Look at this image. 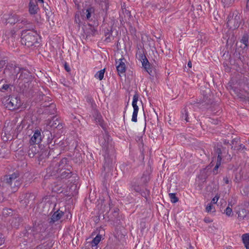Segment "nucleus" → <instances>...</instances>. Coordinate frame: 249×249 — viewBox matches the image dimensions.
Returning <instances> with one entry per match:
<instances>
[{"instance_id":"obj_1","label":"nucleus","mask_w":249,"mask_h":249,"mask_svg":"<svg viewBox=\"0 0 249 249\" xmlns=\"http://www.w3.org/2000/svg\"><path fill=\"white\" fill-rule=\"evenodd\" d=\"M241 77L239 75L232 77L228 83L227 88L230 90L231 94H235L243 101L249 102V93L241 89L245 84Z\"/></svg>"},{"instance_id":"obj_2","label":"nucleus","mask_w":249,"mask_h":249,"mask_svg":"<svg viewBox=\"0 0 249 249\" xmlns=\"http://www.w3.org/2000/svg\"><path fill=\"white\" fill-rule=\"evenodd\" d=\"M21 36V43L30 47L36 42L38 34L34 30H27L23 32Z\"/></svg>"},{"instance_id":"obj_3","label":"nucleus","mask_w":249,"mask_h":249,"mask_svg":"<svg viewBox=\"0 0 249 249\" xmlns=\"http://www.w3.org/2000/svg\"><path fill=\"white\" fill-rule=\"evenodd\" d=\"M241 23V19L239 12L237 11H234L231 13L228 18L227 24L228 26L232 29L238 28Z\"/></svg>"},{"instance_id":"obj_4","label":"nucleus","mask_w":249,"mask_h":249,"mask_svg":"<svg viewBox=\"0 0 249 249\" xmlns=\"http://www.w3.org/2000/svg\"><path fill=\"white\" fill-rule=\"evenodd\" d=\"M21 106V102L19 98L15 96L9 98L6 103V106L10 110L18 108Z\"/></svg>"},{"instance_id":"obj_5","label":"nucleus","mask_w":249,"mask_h":249,"mask_svg":"<svg viewBox=\"0 0 249 249\" xmlns=\"http://www.w3.org/2000/svg\"><path fill=\"white\" fill-rule=\"evenodd\" d=\"M139 95L138 94L135 93L133 96V101L132 103V105L133 108V112L131 120L134 122H136L137 121V115L139 110L138 106L137 105Z\"/></svg>"},{"instance_id":"obj_6","label":"nucleus","mask_w":249,"mask_h":249,"mask_svg":"<svg viewBox=\"0 0 249 249\" xmlns=\"http://www.w3.org/2000/svg\"><path fill=\"white\" fill-rule=\"evenodd\" d=\"M3 19L5 20V22L7 23H9L10 24H14L16 23L21 21V22L26 23L27 21L25 20L19 18V17L16 15H4L3 16Z\"/></svg>"},{"instance_id":"obj_7","label":"nucleus","mask_w":249,"mask_h":249,"mask_svg":"<svg viewBox=\"0 0 249 249\" xmlns=\"http://www.w3.org/2000/svg\"><path fill=\"white\" fill-rule=\"evenodd\" d=\"M6 182L10 185L11 188H14L20 185V181L18 180V175L17 174H13L7 178Z\"/></svg>"},{"instance_id":"obj_8","label":"nucleus","mask_w":249,"mask_h":249,"mask_svg":"<svg viewBox=\"0 0 249 249\" xmlns=\"http://www.w3.org/2000/svg\"><path fill=\"white\" fill-rule=\"evenodd\" d=\"M116 68L119 74H124L126 71V66L124 58H120L116 61Z\"/></svg>"},{"instance_id":"obj_9","label":"nucleus","mask_w":249,"mask_h":249,"mask_svg":"<svg viewBox=\"0 0 249 249\" xmlns=\"http://www.w3.org/2000/svg\"><path fill=\"white\" fill-rule=\"evenodd\" d=\"M238 214V218L240 221L244 220L246 218H249V213L244 209H239V211L237 212Z\"/></svg>"},{"instance_id":"obj_10","label":"nucleus","mask_w":249,"mask_h":249,"mask_svg":"<svg viewBox=\"0 0 249 249\" xmlns=\"http://www.w3.org/2000/svg\"><path fill=\"white\" fill-rule=\"evenodd\" d=\"M38 7L37 2L35 0H31L29 3V11L31 14L34 15L37 13Z\"/></svg>"},{"instance_id":"obj_11","label":"nucleus","mask_w":249,"mask_h":249,"mask_svg":"<svg viewBox=\"0 0 249 249\" xmlns=\"http://www.w3.org/2000/svg\"><path fill=\"white\" fill-rule=\"evenodd\" d=\"M41 140L40 132L38 131H36L30 140V143L33 144H38L41 142Z\"/></svg>"},{"instance_id":"obj_12","label":"nucleus","mask_w":249,"mask_h":249,"mask_svg":"<svg viewBox=\"0 0 249 249\" xmlns=\"http://www.w3.org/2000/svg\"><path fill=\"white\" fill-rule=\"evenodd\" d=\"M30 76L28 71L25 70H20L19 72L17 74V77L21 80L28 79L29 78Z\"/></svg>"},{"instance_id":"obj_13","label":"nucleus","mask_w":249,"mask_h":249,"mask_svg":"<svg viewBox=\"0 0 249 249\" xmlns=\"http://www.w3.org/2000/svg\"><path fill=\"white\" fill-rule=\"evenodd\" d=\"M64 213L61 211L58 210L54 212L52 216L51 219L53 222H55L59 220L63 216Z\"/></svg>"},{"instance_id":"obj_14","label":"nucleus","mask_w":249,"mask_h":249,"mask_svg":"<svg viewBox=\"0 0 249 249\" xmlns=\"http://www.w3.org/2000/svg\"><path fill=\"white\" fill-rule=\"evenodd\" d=\"M243 243L247 249L249 247V233H245L242 235Z\"/></svg>"},{"instance_id":"obj_15","label":"nucleus","mask_w":249,"mask_h":249,"mask_svg":"<svg viewBox=\"0 0 249 249\" xmlns=\"http://www.w3.org/2000/svg\"><path fill=\"white\" fill-rule=\"evenodd\" d=\"M142 64L146 71L150 74L152 72V70H151L150 64L148 60L146 59H143L142 62Z\"/></svg>"},{"instance_id":"obj_16","label":"nucleus","mask_w":249,"mask_h":249,"mask_svg":"<svg viewBox=\"0 0 249 249\" xmlns=\"http://www.w3.org/2000/svg\"><path fill=\"white\" fill-rule=\"evenodd\" d=\"M232 204L231 203H229L228 205L225 210L224 211V213L228 216H230L232 214Z\"/></svg>"},{"instance_id":"obj_17","label":"nucleus","mask_w":249,"mask_h":249,"mask_svg":"<svg viewBox=\"0 0 249 249\" xmlns=\"http://www.w3.org/2000/svg\"><path fill=\"white\" fill-rule=\"evenodd\" d=\"M57 121V118L55 117H53L52 120H48L47 124L49 125L51 127H57L58 124L56 122Z\"/></svg>"},{"instance_id":"obj_18","label":"nucleus","mask_w":249,"mask_h":249,"mask_svg":"<svg viewBox=\"0 0 249 249\" xmlns=\"http://www.w3.org/2000/svg\"><path fill=\"white\" fill-rule=\"evenodd\" d=\"M101 235H97L92 240L91 242L92 246H95L100 242L101 240Z\"/></svg>"},{"instance_id":"obj_19","label":"nucleus","mask_w":249,"mask_h":249,"mask_svg":"<svg viewBox=\"0 0 249 249\" xmlns=\"http://www.w3.org/2000/svg\"><path fill=\"white\" fill-rule=\"evenodd\" d=\"M105 72V69L102 70L96 73L95 75V77L97 79H99L100 80H101L104 77Z\"/></svg>"},{"instance_id":"obj_20","label":"nucleus","mask_w":249,"mask_h":249,"mask_svg":"<svg viewBox=\"0 0 249 249\" xmlns=\"http://www.w3.org/2000/svg\"><path fill=\"white\" fill-rule=\"evenodd\" d=\"M240 43H242V45H241L242 48L243 49L247 48L248 46V38L244 36L241 40Z\"/></svg>"},{"instance_id":"obj_21","label":"nucleus","mask_w":249,"mask_h":249,"mask_svg":"<svg viewBox=\"0 0 249 249\" xmlns=\"http://www.w3.org/2000/svg\"><path fill=\"white\" fill-rule=\"evenodd\" d=\"M170 198L172 203H176L178 201V198L176 196V194L174 193H170L169 194Z\"/></svg>"},{"instance_id":"obj_22","label":"nucleus","mask_w":249,"mask_h":249,"mask_svg":"<svg viewBox=\"0 0 249 249\" xmlns=\"http://www.w3.org/2000/svg\"><path fill=\"white\" fill-rule=\"evenodd\" d=\"M11 224L12 227L16 228L18 225L19 219H18L17 218H12L11 220Z\"/></svg>"},{"instance_id":"obj_23","label":"nucleus","mask_w":249,"mask_h":249,"mask_svg":"<svg viewBox=\"0 0 249 249\" xmlns=\"http://www.w3.org/2000/svg\"><path fill=\"white\" fill-rule=\"evenodd\" d=\"M206 211L208 213L210 212H213L215 211V208L213 206V204L212 203H210L208 206H207L206 208Z\"/></svg>"},{"instance_id":"obj_24","label":"nucleus","mask_w":249,"mask_h":249,"mask_svg":"<svg viewBox=\"0 0 249 249\" xmlns=\"http://www.w3.org/2000/svg\"><path fill=\"white\" fill-rule=\"evenodd\" d=\"M9 88V85L8 84H2L0 83V90L1 91H4L7 90Z\"/></svg>"},{"instance_id":"obj_25","label":"nucleus","mask_w":249,"mask_h":249,"mask_svg":"<svg viewBox=\"0 0 249 249\" xmlns=\"http://www.w3.org/2000/svg\"><path fill=\"white\" fill-rule=\"evenodd\" d=\"M92 12V8H90V9H88L86 11V13H87V14H86V17H87V19H89L90 17H91V13Z\"/></svg>"},{"instance_id":"obj_26","label":"nucleus","mask_w":249,"mask_h":249,"mask_svg":"<svg viewBox=\"0 0 249 249\" xmlns=\"http://www.w3.org/2000/svg\"><path fill=\"white\" fill-rule=\"evenodd\" d=\"M219 198V196L217 195H216L213 198V199H212V201L211 203H212V204H215L217 203V201L218 200Z\"/></svg>"},{"instance_id":"obj_27","label":"nucleus","mask_w":249,"mask_h":249,"mask_svg":"<svg viewBox=\"0 0 249 249\" xmlns=\"http://www.w3.org/2000/svg\"><path fill=\"white\" fill-rule=\"evenodd\" d=\"M4 243V237L0 233V247Z\"/></svg>"},{"instance_id":"obj_28","label":"nucleus","mask_w":249,"mask_h":249,"mask_svg":"<svg viewBox=\"0 0 249 249\" xmlns=\"http://www.w3.org/2000/svg\"><path fill=\"white\" fill-rule=\"evenodd\" d=\"M221 160H222V158L219 155L217 157L216 164L220 166L221 163Z\"/></svg>"},{"instance_id":"obj_29","label":"nucleus","mask_w":249,"mask_h":249,"mask_svg":"<svg viewBox=\"0 0 249 249\" xmlns=\"http://www.w3.org/2000/svg\"><path fill=\"white\" fill-rule=\"evenodd\" d=\"M3 213L4 214H7L8 213H12V210L11 209H4Z\"/></svg>"},{"instance_id":"obj_30","label":"nucleus","mask_w":249,"mask_h":249,"mask_svg":"<svg viewBox=\"0 0 249 249\" xmlns=\"http://www.w3.org/2000/svg\"><path fill=\"white\" fill-rule=\"evenodd\" d=\"M219 166H220L219 165H218L217 164H216V165L214 167V169H213L214 173H217V172H215V171L216 170H217V169H218V168H219Z\"/></svg>"},{"instance_id":"obj_31","label":"nucleus","mask_w":249,"mask_h":249,"mask_svg":"<svg viewBox=\"0 0 249 249\" xmlns=\"http://www.w3.org/2000/svg\"><path fill=\"white\" fill-rule=\"evenodd\" d=\"M219 166H220L219 165H218L217 164H216V165L214 167V169H213L214 173H217V172H215V171L216 170H217V169H218V168H219Z\"/></svg>"},{"instance_id":"obj_32","label":"nucleus","mask_w":249,"mask_h":249,"mask_svg":"<svg viewBox=\"0 0 249 249\" xmlns=\"http://www.w3.org/2000/svg\"><path fill=\"white\" fill-rule=\"evenodd\" d=\"M65 68L67 71H70V68L66 64L65 65Z\"/></svg>"},{"instance_id":"obj_33","label":"nucleus","mask_w":249,"mask_h":249,"mask_svg":"<svg viewBox=\"0 0 249 249\" xmlns=\"http://www.w3.org/2000/svg\"><path fill=\"white\" fill-rule=\"evenodd\" d=\"M224 181L226 184H228L229 183V180L227 178H224Z\"/></svg>"},{"instance_id":"obj_34","label":"nucleus","mask_w":249,"mask_h":249,"mask_svg":"<svg viewBox=\"0 0 249 249\" xmlns=\"http://www.w3.org/2000/svg\"><path fill=\"white\" fill-rule=\"evenodd\" d=\"M107 0H95V1L99 3L102 2H105Z\"/></svg>"},{"instance_id":"obj_35","label":"nucleus","mask_w":249,"mask_h":249,"mask_svg":"<svg viewBox=\"0 0 249 249\" xmlns=\"http://www.w3.org/2000/svg\"><path fill=\"white\" fill-rule=\"evenodd\" d=\"M188 66L190 67V68H191L192 67V63H191V61H189L188 63Z\"/></svg>"},{"instance_id":"obj_36","label":"nucleus","mask_w":249,"mask_h":249,"mask_svg":"<svg viewBox=\"0 0 249 249\" xmlns=\"http://www.w3.org/2000/svg\"><path fill=\"white\" fill-rule=\"evenodd\" d=\"M34 154L33 153H29V156L30 157H33V156H34Z\"/></svg>"},{"instance_id":"obj_37","label":"nucleus","mask_w":249,"mask_h":249,"mask_svg":"<svg viewBox=\"0 0 249 249\" xmlns=\"http://www.w3.org/2000/svg\"><path fill=\"white\" fill-rule=\"evenodd\" d=\"M74 0V2H75V3H76L78 2H79V0Z\"/></svg>"},{"instance_id":"obj_38","label":"nucleus","mask_w":249,"mask_h":249,"mask_svg":"<svg viewBox=\"0 0 249 249\" xmlns=\"http://www.w3.org/2000/svg\"><path fill=\"white\" fill-rule=\"evenodd\" d=\"M2 63V62L0 61V68H1V67L2 66V64H1Z\"/></svg>"},{"instance_id":"obj_39","label":"nucleus","mask_w":249,"mask_h":249,"mask_svg":"<svg viewBox=\"0 0 249 249\" xmlns=\"http://www.w3.org/2000/svg\"><path fill=\"white\" fill-rule=\"evenodd\" d=\"M185 120H186V121H188L187 118H185Z\"/></svg>"},{"instance_id":"obj_40","label":"nucleus","mask_w":249,"mask_h":249,"mask_svg":"<svg viewBox=\"0 0 249 249\" xmlns=\"http://www.w3.org/2000/svg\"><path fill=\"white\" fill-rule=\"evenodd\" d=\"M246 249H249V247L248 248H247Z\"/></svg>"}]
</instances>
